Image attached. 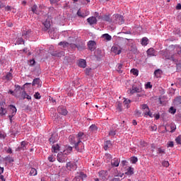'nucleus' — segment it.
Returning a JSON list of instances; mask_svg holds the SVG:
<instances>
[{"label": "nucleus", "instance_id": "nucleus-56", "mask_svg": "<svg viewBox=\"0 0 181 181\" xmlns=\"http://www.w3.org/2000/svg\"><path fill=\"white\" fill-rule=\"evenodd\" d=\"M69 43L67 42H60L59 43V46H63V47H66Z\"/></svg>", "mask_w": 181, "mask_h": 181}, {"label": "nucleus", "instance_id": "nucleus-57", "mask_svg": "<svg viewBox=\"0 0 181 181\" xmlns=\"http://www.w3.org/2000/svg\"><path fill=\"white\" fill-rule=\"evenodd\" d=\"M162 165L165 168H168V167H169V161L164 160V161H163Z\"/></svg>", "mask_w": 181, "mask_h": 181}, {"label": "nucleus", "instance_id": "nucleus-7", "mask_svg": "<svg viewBox=\"0 0 181 181\" xmlns=\"http://www.w3.org/2000/svg\"><path fill=\"white\" fill-rule=\"evenodd\" d=\"M129 91L130 94H135V93H142V86H136L135 85H133Z\"/></svg>", "mask_w": 181, "mask_h": 181}, {"label": "nucleus", "instance_id": "nucleus-27", "mask_svg": "<svg viewBox=\"0 0 181 181\" xmlns=\"http://www.w3.org/2000/svg\"><path fill=\"white\" fill-rule=\"evenodd\" d=\"M4 78L7 80V81H9L10 80H12V78H13V75L12 74V73L8 72L4 76Z\"/></svg>", "mask_w": 181, "mask_h": 181}, {"label": "nucleus", "instance_id": "nucleus-38", "mask_svg": "<svg viewBox=\"0 0 181 181\" xmlns=\"http://www.w3.org/2000/svg\"><path fill=\"white\" fill-rule=\"evenodd\" d=\"M6 108H4V107H1L0 108V115L1 117H4V115H6Z\"/></svg>", "mask_w": 181, "mask_h": 181}, {"label": "nucleus", "instance_id": "nucleus-46", "mask_svg": "<svg viewBox=\"0 0 181 181\" xmlns=\"http://www.w3.org/2000/svg\"><path fill=\"white\" fill-rule=\"evenodd\" d=\"M4 160H8L10 163L13 162V158L11 157V156H7L5 157Z\"/></svg>", "mask_w": 181, "mask_h": 181}, {"label": "nucleus", "instance_id": "nucleus-23", "mask_svg": "<svg viewBox=\"0 0 181 181\" xmlns=\"http://www.w3.org/2000/svg\"><path fill=\"white\" fill-rule=\"evenodd\" d=\"M134 168L132 167H129L127 170V172L125 173V175H127V176H132L134 175Z\"/></svg>", "mask_w": 181, "mask_h": 181}, {"label": "nucleus", "instance_id": "nucleus-47", "mask_svg": "<svg viewBox=\"0 0 181 181\" xmlns=\"http://www.w3.org/2000/svg\"><path fill=\"white\" fill-rule=\"evenodd\" d=\"M105 159H107V161L111 160L112 159V156L110 153H105Z\"/></svg>", "mask_w": 181, "mask_h": 181}, {"label": "nucleus", "instance_id": "nucleus-12", "mask_svg": "<svg viewBox=\"0 0 181 181\" xmlns=\"http://www.w3.org/2000/svg\"><path fill=\"white\" fill-rule=\"evenodd\" d=\"M98 19H101V21L105 22H109L110 23H112V18H111L110 15H104L103 16H99Z\"/></svg>", "mask_w": 181, "mask_h": 181}, {"label": "nucleus", "instance_id": "nucleus-60", "mask_svg": "<svg viewBox=\"0 0 181 181\" xmlns=\"http://www.w3.org/2000/svg\"><path fill=\"white\" fill-rule=\"evenodd\" d=\"M141 108L142 110H149V107L146 104L141 105Z\"/></svg>", "mask_w": 181, "mask_h": 181}, {"label": "nucleus", "instance_id": "nucleus-2", "mask_svg": "<svg viewBox=\"0 0 181 181\" xmlns=\"http://www.w3.org/2000/svg\"><path fill=\"white\" fill-rule=\"evenodd\" d=\"M112 23H118V25H122L124 23V17L119 14L113 15L112 17Z\"/></svg>", "mask_w": 181, "mask_h": 181}, {"label": "nucleus", "instance_id": "nucleus-55", "mask_svg": "<svg viewBox=\"0 0 181 181\" xmlns=\"http://www.w3.org/2000/svg\"><path fill=\"white\" fill-rule=\"evenodd\" d=\"M79 177H81V179H86V177H87V175L83 172H81L79 174Z\"/></svg>", "mask_w": 181, "mask_h": 181}, {"label": "nucleus", "instance_id": "nucleus-10", "mask_svg": "<svg viewBox=\"0 0 181 181\" xmlns=\"http://www.w3.org/2000/svg\"><path fill=\"white\" fill-rule=\"evenodd\" d=\"M57 112L61 115L66 116L67 114H69V111H67V108L64 106H59L57 108Z\"/></svg>", "mask_w": 181, "mask_h": 181}, {"label": "nucleus", "instance_id": "nucleus-53", "mask_svg": "<svg viewBox=\"0 0 181 181\" xmlns=\"http://www.w3.org/2000/svg\"><path fill=\"white\" fill-rule=\"evenodd\" d=\"M169 112H170V114H175L176 109H175V107H170L169 109Z\"/></svg>", "mask_w": 181, "mask_h": 181}, {"label": "nucleus", "instance_id": "nucleus-9", "mask_svg": "<svg viewBox=\"0 0 181 181\" xmlns=\"http://www.w3.org/2000/svg\"><path fill=\"white\" fill-rule=\"evenodd\" d=\"M25 90V88L21 87L19 85H15V95L16 97H19L21 94L22 92Z\"/></svg>", "mask_w": 181, "mask_h": 181}, {"label": "nucleus", "instance_id": "nucleus-16", "mask_svg": "<svg viewBox=\"0 0 181 181\" xmlns=\"http://www.w3.org/2000/svg\"><path fill=\"white\" fill-rule=\"evenodd\" d=\"M57 141H59V136L57 134H52L49 138V144H55Z\"/></svg>", "mask_w": 181, "mask_h": 181}, {"label": "nucleus", "instance_id": "nucleus-63", "mask_svg": "<svg viewBox=\"0 0 181 181\" xmlns=\"http://www.w3.org/2000/svg\"><path fill=\"white\" fill-rule=\"evenodd\" d=\"M77 15H78V16H80L81 18H84L86 16L84 15V13H82L81 11H78Z\"/></svg>", "mask_w": 181, "mask_h": 181}, {"label": "nucleus", "instance_id": "nucleus-54", "mask_svg": "<svg viewBox=\"0 0 181 181\" xmlns=\"http://www.w3.org/2000/svg\"><path fill=\"white\" fill-rule=\"evenodd\" d=\"M164 57H165V60H170V54H169L168 52L164 53Z\"/></svg>", "mask_w": 181, "mask_h": 181}, {"label": "nucleus", "instance_id": "nucleus-3", "mask_svg": "<svg viewBox=\"0 0 181 181\" xmlns=\"http://www.w3.org/2000/svg\"><path fill=\"white\" fill-rule=\"evenodd\" d=\"M10 115L8 116L11 124H12V119L13 118L14 115H16V112L18 110L16 109V107L13 105H10Z\"/></svg>", "mask_w": 181, "mask_h": 181}, {"label": "nucleus", "instance_id": "nucleus-39", "mask_svg": "<svg viewBox=\"0 0 181 181\" xmlns=\"http://www.w3.org/2000/svg\"><path fill=\"white\" fill-rule=\"evenodd\" d=\"M24 45L25 44V40H23V38L19 37L18 38L16 43L15 45Z\"/></svg>", "mask_w": 181, "mask_h": 181}, {"label": "nucleus", "instance_id": "nucleus-4", "mask_svg": "<svg viewBox=\"0 0 181 181\" xmlns=\"http://www.w3.org/2000/svg\"><path fill=\"white\" fill-rule=\"evenodd\" d=\"M57 158L59 163H64L67 160V155L62 152L59 153Z\"/></svg>", "mask_w": 181, "mask_h": 181}, {"label": "nucleus", "instance_id": "nucleus-48", "mask_svg": "<svg viewBox=\"0 0 181 181\" xmlns=\"http://www.w3.org/2000/svg\"><path fill=\"white\" fill-rule=\"evenodd\" d=\"M134 115H136V117H141L142 112H141V110H135Z\"/></svg>", "mask_w": 181, "mask_h": 181}, {"label": "nucleus", "instance_id": "nucleus-45", "mask_svg": "<svg viewBox=\"0 0 181 181\" xmlns=\"http://www.w3.org/2000/svg\"><path fill=\"white\" fill-rule=\"evenodd\" d=\"M175 142L177 144V145H181V135H179L176 139H175Z\"/></svg>", "mask_w": 181, "mask_h": 181}, {"label": "nucleus", "instance_id": "nucleus-36", "mask_svg": "<svg viewBox=\"0 0 181 181\" xmlns=\"http://www.w3.org/2000/svg\"><path fill=\"white\" fill-rule=\"evenodd\" d=\"M130 72L133 76H138L139 74V71L136 69H132Z\"/></svg>", "mask_w": 181, "mask_h": 181}, {"label": "nucleus", "instance_id": "nucleus-62", "mask_svg": "<svg viewBox=\"0 0 181 181\" xmlns=\"http://www.w3.org/2000/svg\"><path fill=\"white\" fill-rule=\"evenodd\" d=\"M173 146H174V143H173V141H169V142L168 143V148H173Z\"/></svg>", "mask_w": 181, "mask_h": 181}, {"label": "nucleus", "instance_id": "nucleus-49", "mask_svg": "<svg viewBox=\"0 0 181 181\" xmlns=\"http://www.w3.org/2000/svg\"><path fill=\"white\" fill-rule=\"evenodd\" d=\"M130 160H131L132 163L135 164V163H136V162H138V158H136L135 156L132 157Z\"/></svg>", "mask_w": 181, "mask_h": 181}, {"label": "nucleus", "instance_id": "nucleus-15", "mask_svg": "<svg viewBox=\"0 0 181 181\" xmlns=\"http://www.w3.org/2000/svg\"><path fill=\"white\" fill-rule=\"evenodd\" d=\"M119 162H121V159L118 158H115L111 161L112 166H115V168H118L119 166Z\"/></svg>", "mask_w": 181, "mask_h": 181}, {"label": "nucleus", "instance_id": "nucleus-1", "mask_svg": "<svg viewBox=\"0 0 181 181\" xmlns=\"http://www.w3.org/2000/svg\"><path fill=\"white\" fill-rule=\"evenodd\" d=\"M87 139H88V136L83 132H79L76 134V140H74L71 142L74 144V148L77 152H83L84 151V144L81 141L86 142Z\"/></svg>", "mask_w": 181, "mask_h": 181}, {"label": "nucleus", "instance_id": "nucleus-24", "mask_svg": "<svg viewBox=\"0 0 181 181\" xmlns=\"http://www.w3.org/2000/svg\"><path fill=\"white\" fill-rule=\"evenodd\" d=\"M156 52L155 51V49H153V48H150L147 50L148 56H150V57L156 56Z\"/></svg>", "mask_w": 181, "mask_h": 181}, {"label": "nucleus", "instance_id": "nucleus-20", "mask_svg": "<svg viewBox=\"0 0 181 181\" xmlns=\"http://www.w3.org/2000/svg\"><path fill=\"white\" fill-rule=\"evenodd\" d=\"M111 146H112V144L111 143V141L108 140L104 143L105 151H107L109 148H111Z\"/></svg>", "mask_w": 181, "mask_h": 181}, {"label": "nucleus", "instance_id": "nucleus-11", "mask_svg": "<svg viewBox=\"0 0 181 181\" xmlns=\"http://www.w3.org/2000/svg\"><path fill=\"white\" fill-rule=\"evenodd\" d=\"M28 145V143L26 141H23L21 142V146H18L16 148V152H21V151H26L28 149L26 148V146Z\"/></svg>", "mask_w": 181, "mask_h": 181}, {"label": "nucleus", "instance_id": "nucleus-18", "mask_svg": "<svg viewBox=\"0 0 181 181\" xmlns=\"http://www.w3.org/2000/svg\"><path fill=\"white\" fill-rule=\"evenodd\" d=\"M23 100H25V98H26L27 100H32V97L29 95H28V93H26V91H25V89L22 91L21 94Z\"/></svg>", "mask_w": 181, "mask_h": 181}, {"label": "nucleus", "instance_id": "nucleus-13", "mask_svg": "<svg viewBox=\"0 0 181 181\" xmlns=\"http://www.w3.org/2000/svg\"><path fill=\"white\" fill-rule=\"evenodd\" d=\"M96 45H97V43H95V41L90 40L88 42V47L89 50H90V52H94V50H95Z\"/></svg>", "mask_w": 181, "mask_h": 181}, {"label": "nucleus", "instance_id": "nucleus-44", "mask_svg": "<svg viewBox=\"0 0 181 181\" xmlns=\"http://www.w3.org/2000/svg\"><path fill=\"white\" fill-rule=\"evenodd\" d=\"M117 110L121 112L122 111V103L121 102L117 103Z\"/></svg>", "mask_w": 181, "mask_h": 181}, {"label": "nucleus", "instance_id": "nucleus-17", "mask_svg": "<svg viewBox=\"0 0 181 181\" xmlns=\"http://www.w3.org/2000/svg\"><path fill=\"white\" fill-rule=\"evenodd\" d=\"M51 54L54 57H63V56H64V52L63 51H55L53 52Z\"/></svg>", "mask_w": 181, "mask_h": 181}, {"label": "nucleus", "instance_id": "nucleus-40", "mask_svg": "<svg viewBox=\"0 0 181 181\" xmlns=\"http://www.w3.org/2000/svg\"><path fill=\"white\" fill-rule=\"evenodd\" d=\"M157 153H159L160 155H165L166 152L165 151V149L163 148H158L157 149Z\"/></svg>", "mask_w": 181, "mask_h": 181}, {"label": "nucleus", "instance_id": "nucleus-42", "mask_svg": "<svg viewBox=\"0 0 181 181\" xmlns=\"http://www.w3.org/2000/svg\"><path fill=\"white\" fill-rule=\"evenodd\" d=\"M31 11L33 13L37 14V6L36 4H34L33 6L31 8Z\"/></svg>", "mask_w": 181, "mask_h": 181}, {"label": "nucleus", "instance_id": "nucleus-51", "mask_svg": "<svg viewBox=\"0 0 181 181\" xmlns=\"http://www.w3.org/2000/svg\"><path fill=\"white\" fill-rule=\"evenodd\" d=\"M169 60L174 62V63H177V59L175 58V55H170Z\"/></svg>", "mask_w": 181, "mask_h": 181}, {"label": "nucleus", "instance_id": "nucleus-41", "mask_svg": "<svg viewBox=\"0 0 181 181\" xmlns=\"http://www.w3.org/2000/svg\"><path fill=\"white\" fill-rule=\"evenodd\" d=\"M161 74H162V70L160 69H156L154 71V76H156V77H160Z\"/></svg>", "mask_w": 181, "mask_h": 181}, {"label": "nucleus", "instance_id": "nucleus-19", "mask_svg": "<svg viewBox=\"0 0 181 181\" xmlns=\"http://www.w3.org/2000/svg\"><path fill=\"white\" fill-rule=\"evenodd\" d=\"M59 151H60V146H59V144H57L52 145V152H53L54 153H57Z\"/></svg>", "mask_w": 181, "mask_h": 181}, {"label": "nucleus", "instance_id": "nucleus-21", "mask_svg": "<svg viewBox=\"0 0 181 181\" xmlns=\"http://www.w3.org/2000/svg\"><path fill=\"white\" fill-rule=\"evenodd\" d=\"M78 65L79 67H81L82 69H86V67L87 66V64L85 59L79 60Z\"/></svg>", "mask_w": 181, "mask_h": 181}, {"label": "nucleus", "instance_id": "nucleus-30", "mask_svg": "<svg viewBox=\"0 0 181 181\" xmlns=\"http://www.w3.org/2000/svg\"><path fill=\"white\" fill-rule=\"evenodd\" d=\"M132 101L129 99H125L123 102V104L126 108H129V104H131Z\"/></svg>", "mask_w": 181, "mask_h": 181}, {"label": "nucleus", "instance_id": "nucleus-25", "mask_svg": "<svg viewBox=\"0 0 181 181\" xmlns=\"http://www.w3.org/2000/svg\"><path fill=\"white\" fill-rule=\"evenodd\" d=\"M112 52L115 53V54H121V49H118V47L113 46L112 47Z\"/></svg>", "mask_w": 181, "mask_h": 181}, {"label": "nucleus", "instance_id": "nucleus-61", "mask_svg": "<svg viewBox=\"0 0 181 181\" xmlns=\"http://www.w3.org/2000/svg\"><path fill=\"white\" fill-rule=\"evenodd\" d=\"M140 145H141V146L145 147V146H148V144L146 142H145V141H141Z\"/></svg>", "mask_w": 181, "mask_h": 181}, {"label": "nucleus", "instance_id": "nucleus-28", "mask_svg": "<svg viewBox=\"0 0 181 181\" xmlns=\"http://www.w3.org/2000/svg\"><path fill=\"white\" fill-rule=\"evenodd\" d=\"M71 151H73L72 146H68L66 148V149L64 151V153L65 155H69V153H71Z\"/></svg>", "mask_w": 181, "mask_h": 181}, {"label": "nucleus", "instance_id": "nucleus-5", "mask_svg": "<svg viewBox=\"0 0 181 181\" xmlns=\"http://www.w3.org/2000/svg\"><path fill=\"white\" fill-rule=\"evenodd\" d=\"M66 168L68 170H76L77 163H76V161H69L66 163Z\"/></svg>", "mask_w": 181, "mask_h": 181}, {"label": "nucleus", "instance_id": "nucleus-34", "mask_svg": "<svg viewBox=\"0 0 181 181\" xmlns=\"http://www.w3.org/2000/svg\"><path fill=\"white\" fill-rule=\"evenodd\" d=\"M148 37H144L141 40V45L142 46H147L148 45Z\"/></svg>", "mask_w": 181, "mask_h": 181}, {"label": "nucleus", "instance_id": "nucleus-26", "mask_svg": "<svg viewBox=\"0 0 181 181\" xmlns=\"http://www.w3.org/2000/svg\"><path fill=\"white\" fill-rule=\"evenodd\" d=\"M89 129L90 132H94L95 134L97 133V131H98V127L95 124H92L90 126Z\"/></svg>", "mask_w": 181, "mask_h": 181}, {"label": "nucleus", "instance_id": "nucleus-29", "mask_svg": "<svg viewBox=\"0 0 181 181\" xmlns=\"http://www.w3.org/2000/svg\"><path fill=\"white\" fill-rule=\"evenodd\" d=\"M102 37H103V39H105V40H107V42H110V40H111L112 39V37H111V35H110V34H108V33L103 34L102 35Z\"/></svg>", "mask_w": 181, "mask_h": 181}, {"label": "nucleus", "instance_id": "nucleus-33", "mask_svg": "<svg viewBox=\"0 0 181 181\" xmlns=\"http://www.w3.org/2000/svg\"><path fill=\"white\" fill-rule=\"evenodd\" d=\"M40 84V78H36L33 79V81L32 83V86H36Z\"/></svg>", "mask_w": 181, "mask_h": 181}, {"label": "nucleus", "instance_id": "nucleus-43", "mask_svg": "<svg viewBox=\"0 0 181 181\" xmlns=\"http://www.w3.org/2000/svg\"><path fill=\"white\" fill-rule=\"evenodd\" d=\"M109 136H115L117 135V130L111 129L109 132Z\"/></svg>", "mask_w": 181, "mask_h": 181}, {"label": "nucleus", "instance_id": "nucleus-37", "mask_svg": "<svg viewBox=\"0 0 181 181\" xmlns=\"http://www.w3.org/2000/svg\"><path fill=\"white\" fill-rule=\"evenodd\" d=\"M56 156V155H50L48 156V160L49 162L53 163L55 162L56 160V158H54Z\"/></svg>", "mask_w": 181, "mask_h": 181}, {"label": "nucleus", "instance_id": "nucleus-31", "mask_svg": "<svg viewBox=\"0 0 181 181\" xmlns=\"http://www.w3.org/2000/svg\"><path fill=\"white\" fill-rule=\"evenodd\" d=\"M174 103H175V105H181V96L177 97L174 100Z\"/></svg>", "mask_w": 181, "mask_h": 181}, {"label": "nucleus", "instance_id": "nucleus-52", "mask_svg": "<svg viewBox=\"0 0 181 181\" xmlns=\"http://www.w3.org/2000/svg\"><path fill=\"white\" fill-rule=\"evenodd\" d=\"M147 115H148V117H151V118H152V113L151 112V110H147V112H144V117H146Z\"/></svg>", "mask_w": 181, "mask_h": 181}, {"label": "nucleus", "instance_id": "nucleus-50", "mask_svg": "<svg viewBox=\"0 0 181 181\" xmlns=\"http://www.w3.org/2000/svg\"><path fill=\"white\" fill-rule=\"evenodd\" d=\"M34 97L36 100H40L42 98V96L40 95V93H39V92L35 93Z\"/></svg>", "mask_w": 181, "mask_h": 181}, {"label": "nucleus", "instance_id": "nucleus-32", "mask_svg": "<svg viewBox=\"0 0 181 181\" xmlns=\"http://www.w3.org/2000/svg\"><path fill=\"white\" fill-rule=\"evenodd\" d=\"M117 71L119 74H122V64H117Z\"/></svg>", "mask_w": 181, "mask_h": 181}, {"label": "nucleus", "instance_id": "nucleus-64", "mask_svg": "<svg viewBox=\"0 0 181 181\" xmlns=\"http://www.w3.org/2000/svg\"><path fill=\"white\" fill-rule=\"evenodd\" d=\"M145 87L146 88H152V85L151 84V82H147Z\"/></svg>", "mask_w": 181, "mask_h": 181}, {"label": "nucleus", "instance_id": "nucleus-35", "mask_svg": "<svg viewBox=\"0 0 181 181\" xmlns=\"http://www.w3.org/2000/svg\"><path fill=\"white\" fill-rule=\"evenodd\" d=\"M37 175V170H36L35 168H32L30 171V176H36Z\"/></svg>", "mask_w": 181, "mask_h": 181}, {"label": "nucleus", "instance_id": "nucleus-8", "mask_svg": "<svg viewBox=\"0 0 181 181\" xmlns=\"http://www.w3.org/2000/svg\"><path fill=\"white\" fill-rule=\"evenodd\" d=\"M100 180L105 181L107 180V176H108L107 170H100L98 173Z\"/></svg>", "mask_w": 181, "mask_h": 181}, {"label": "nucleus", "instance_id": "nucleus-6", "mask_svg": "<svg viewBox=\"0 0 181 181\" xmlns=\"http://www.w3.org/2000/svg\"><path fill=\"white\" fill-rule=\"evenodd\" d=\"M33 35V31L30 29H25L23 28V33H22V36L24 37V39H29L30 36Z\"/></svg>", "mask_w": 181, "mask_h": 181}, {"label": "nucleus", "instance_id": "nucleus-14", "mask_svg": "<svg viewBox=\"0 0 181 181\" xmlns=\"http://www.w3.org/2000/svg\"><path fill=\"white\" fill-rule=\"evenodd\" d=\"M87 22L89 23V25H97V18L95 16H91L87 18Z\"/></svg>", "mask_w": 181, "mask_h": 181}, {"label": "nucleus", "instance_id": "nucleus-22", "mask_svg": "<svg viewBox=\"0 0 181 181\" xmlns=\"http://www.w3.org/2000/svg\"><path fill=\"white\" fill-rule=\"evenodd\" d=\"M43 25H44V28H43V30L45 31L49 30L50 28V21H45L44 23H43Z\"/></svg>", "mask_w": 181, "mask_h": 181}, {"label": "nucleus", "instance_id": "nucleus-58", "mask_svg": "<svg viewBox=\"0 0 181 181\" xmlns=\"http://www.w3.org/2000/svg\"><path fill=\"white\" fill-rule=\"evenodd\" d=\"M5 138H6V134L2 132H0V139H5Z\"/></svg>", "mask_w": 181, "mask_h": 181}, {"label": "nucleus", "instance_id": "nucleus-59", "mask_svg": "<svg viewBox=\"0 0 181 181\" xmlns=\"http://www.w3.org/2000/svg\"><path fill=\"white\" fill-rule=\"evenodd\" d=\"M151 131H156L158 129V127L156 124H153V126L150 127Z\"/></svg>", "mask_w": 181, "mask_h": 181}]
</instances>
